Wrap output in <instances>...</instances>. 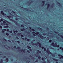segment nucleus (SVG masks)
I'll return each instance as SVG.
<instances>
[{
	"label": "nucleus",
	"mask_w": 63,
	"mask_h": 63,
	"mask_svg": "<svg viewBox=\"0 0 63 63\" xmlns=\"http://www.w3.org/2000/svg\"><path fill=\"white\" fill-rule=\"evenodd\" d=\"M25 33H28V34L29 35H30V33L29 32H28V31H26Z\"/></svg>",
	"instance_id": "ddd939ff"
},
{
	"label": "nucleus",
	"mask_w": 63,
	"mask_h": 63,
	"mask_svg": "<svg viewBox=\"0 0 63 63\" xmlns=\"http://www.w3.org/2000/svg\"><path fill=\"white\" fill-rule=\"evenodd\" d=\"M38 58L39 59H40L41 58V57L40 56H39L38 57Z\"/></svg>",
	"instance_id": "a878e982"
},
{
	"label": "nucleus",
	"mask_w": 63,
	"mask_h": 63,
	"mask_svg": "<svg viewBox=\"0 0 63 63\" xmlns=\"http://www.w3.org/2000/svg\"><path fill=\"white\" fill-rule=\"evenodd\" d=\"M52 42V40H50L49 41V43H51Z\"/></svg>",
	"instance_id": "7c9ffc66"
},
{
	"label": "nucleus",
	"mask_w": 63,
	"mask_h": 63,
	"mask_svg": "<svg viewBox=\"0 0 63 63\" xmlns=\"http://www.w3.org/2000/svg\"><path fill=\"white\" fill-rule=\"evenodd\" d=\"M57 47H59V45H57Z\"/></svg>",
	"instance_id": "a18cd8bd"
},
{
	"label": "nucleus",
	"mask_w": 63,
	"mask_h": 63,
	"mask_svg": "<svg viewBox=\"0 0 63 63\" xmlns=\"http://www.w3.org/2000/svg\"><path fill=\"white\" fill-rule=\"evenodd\" d=\"M37 52H39V53H41V51H39V50H38L37 51Z\"/></svg>",
	"instance_id": "b1692460"
},
{
	"label": "nucleus",
	"mask_w": 63,
	"mask_h": 63,
	"mask_svg": "<svg viewBox=\"0 0 63 63\" xmlns=\"http://www.w3.org/2000/svg\"><path fill=\"white\" fill-rule=\"evenodd\" d=\"M2 33H4L5 32V31H4L3 30H2Z\"/></svg>",
	"instance_id": "f704fd0d"
},
{
	"label": "nucleus",
	"mask_w": 63,
	"mask_h": 63,
	"mask_svg": "<svg viewBox=\"0 0 63 63\" xmlns=\"http://www.w3.org/2000/svg\"><path fill=\"white\" fill-rule=\"evenodd\" d=\"M16 48L17 49H20V47H17Z\"/></svg>",
	"instance_id": "aec40b11"
},
{
	"label": "nucleus",
	"mask_w": 63,
	"mask_h": 63,
	"mask_svg": "<svg viewBox=\"0 0 63 63\" xmlns=\"http://www.w3.org/2000/svg\"><path fill=\"white\" fill-rule=\"evenodd\" d=\"M27 38H25V40H27Z\"/></svg>",
	"instance_id": "680f3d73"
},
{
	"label": "nucleus",
	"mask_w": 63,
	"mask_h": 63,
	"mask_svg": "<svg viewBox=\"0 0 63 63\" xmlns=\"http://www.w3.org/2000/svg\"><path fill=\"white\" fill-rule=\"evenodd\" d=\"M20 30L21 31H23V30H23V29H21Z\"/></svg>",
	"instance_id": "bf43d9fd"
},
{
	"label": "nucleus",
	"mask_w": 63,
	"mask_h": 63,
	"mask_svg": "<svg viewBox=\"0 0 63 63\" xmlns=\"http://www.w3.org/2000/svg\"><path fill=\"white\" fill-rule=\"evenodd\" d=\"M40 38L41 39H44V37L42 35H40Z\"/></svg>",
	"instance_id": "6e6552de"
},
{
	"label": "nucleus",
	"mask_w": 63,
	"mask_h": 63,
	"mask_svg": "<svg viewBox=\"0 0 63 63\" xmlns=\"http://www.w3.org/2000/svg\"><path fill=\"white\" fill-rule=\"evenodd\" d=\"M1 21H0V22H1V21H3V19H1Z\"/></svg>",
	"instance_id": "e433bc0d"
},
{
	"label": "nucleus",
	"mask_w": 63,
	"mask_h": 63,
	"mask_svg": "<svg viewBox=\"0 0 63 63\" xmlns=\"http://www.w3.org/2000/svg\"><path fill=\"white\" fill-rule=\"evenodd\" d=\"M32 45H34L35 46H38V44L37 43H32Z\"/></svg>",
	"instance_id": "0eeeda50"
},
{
	"label": "nucleus",
	"mask_w": 63,
	"mask_h": 63,
	"mask_svg": "<svg viewBox=\"0 0 63 63\" xmlns=\"http://www.w3.org/2000/svg\"><path fill=\"white\" fill-rule=\"evenodd\" d=\"M17 43H19H19H20V42H19V41H17Z\"/></svg>",
	"instance_id": "052dcab7"
},
{
	"label": "nucleus",
	"mask_w": 63,
	"mask_h": 63,
	"mask_svg": "<svg viewBox=\"0 0 63 63\" xmlns=\"http://www.w3.org/2000/svg\"><path fill=\"white\" fill-rule=\"evenodd\" d=\"M25 52V49H24L23 50V52H24V53Z\"/></svg>",
	"instance_id": "8fccbe9b"
},
{
	"label": "nucleus",
	"mask_w": 63,
	"mask_h": 63,
	"mask_svg": "<svg viewBox=\"0 0 63 63\" xmlns=\"http://www.w3.org/2000/svg\"><path fill=\"white\" fill-rule=\"evenodd\" d=\"M33 35L34 36H36V34H33Z\"/></svg>",
	"instance_id": "338daca9"
},
{
	"label": "nucleus",
	"mask_w": 63,
	"mask_h": 63,
	"mask_svg": "<svg viewBox=\"0 0 63 63\" xmlns=\"http://www.w3.org/2000/svg\"><path fill=\"white\" fill-rule=\"evenodd\" d=\"M54 47H57V45H54Z\"/></svg>",
	"instance_id": "49530a36"
},
{
	"label": "nucleus",
	"mask_w": 63,
	"mask_h": 63,
	"mask_svg": "<svg viewBox=\"0 0 63 63\" xmlns=\"http://www.w3.org/2000/svg\"><path fill=\"white\" fill-rule=\"evenodd\" d=\"M54 33H56V34H57V33H58L57 32H56L55 31H54Z\"/></svg>",
	"instance_id": "603ef678"
},
{
	"label": "nucleus",
	"mask_w": 63,
	"mask_h": 63,
	"mask_svg": "<svg viewBox=\"0 0 63 63\" xmlns=\"http://www.w3.org/2000/svg\"><path fill=\"white\" fill-rule=\"evenodd\" d=\"M50 49H54V48H52L51 47H49Z\"/></svg>",
	"instance_id": "4be33fe9"
},
{
	"label": "nucleus",
	"mask_w": 63,
	"mask_h": 63,
	"mask_svg": "<svg viewBox=\"0 0 63 63\" xmlns=\"http://www.w3.org/2000/svg\"><path fill=\"white\" fill-rule=\"evenodd\" d=\"M46 52L49 55L50 54H52V53L50 52V51H49V50H47Z\"/></svg>",
	"instance_id": "7ed1b4c3"
},
{
	"label": "nucleus",
	"mask_w": 63,
	"mask_h": 63,
	"mask_svg": "<svg viewBox=\"0 0 63 63\" xmlns=\"http://www.w3.org/2000/svg\"><path fill=\"white\" fill-rule=\"evenodd\" d=\"M56 38L58 39H59V37H58V36H56Z\"/></svg>",
	"instance_id": "72a5a7b5"
},
{
	"label": "nucleus",
	"mask_w": 63,
	"mask_h": 63,
	"mask_svg": "<svg viewBox=\"0 0 63 63\" xmlns=\"http://www.w3.org/2000/svg\"><path fill=\"white\" fill-rule=\"evenodd\" d=\"M8 42H9L10 43H11V41H10V40H8Z\"/></svg>",
	"instance_id": "c03bdc74"
},
{
	"label": "nucleus",
	"mask_w": 63,
	"mask_h": 63,
	"mask_svg": "<svg viewBox=\"0 0 63 63\" xmlns=\"http://www.w3.org/2000/svg\"><path fill=\"white\" fill-rule=\"evenodd\" d=\"M38 60H37L35 61V62H38Z\"/></svg>",
	"instance_id": "a19ab883"
},
{
	"label": "nucleus",
	"mask_w": 63,
	"mask_h": 63,
	"mask_svg": "<svg viewBox=\"0 0 63 63\" xmlns=\"http://www.w3.org/2000/svg\"><path fill=\"white\" fill-rule=\"evenodd\" d=\"M43 36H46V34L45 33H44L43 34Z\"/></svg>",
	"instance_id": "37998d69"
},
{
	"label": "nucleus",
	"mask_w": 63,
	"mask_h": 63,
	"mask_svg": "<svg viewBox=\"0 0 63 63\" xmlns=\"http://www.w3.org/2000/svg\"><path fill=\"white\" fill-rule=\"evenodd\" d=\"M32 30H33V31H35V30L34 29H32Z\"/></svg>",
	"instance_id": "864d4df0"
},
{
	"label": "nucleus",
	"mask_w": 63,
	"mask_h": 63,
	"mask_svg": "<svg viewBox=\"0 0 63 63\" xmlns=\"http://www.w3.org/2000/svg\"><path fill=\"white\" fill-rule=\"evenodd\" d=\"M53 59L55 61H58V60L56 59Z\"/></svg>",
	"instance_id": "6ab92c4d"
},
{
	"label": "nucleus",
	"mask_w": 63,
	"mask_h": 63,
	"mask_svg": "<svg viewBox=\"0 0 63 63\" xmlns=\"http://www.w3.org/2000/svg\"><path fill=\"white\" fill-rule=\"evenodd\" d=\"M22 8H23L24 10L25 11H28V9H27V8H25L23 7H22Z\"/></svg>",
	"instance_id": "39448f33"
},
{
	"label": "nucleus",
	"mask_w": 63,
	"mask_h": 63,
	"mask_svg": "<svg viewBox=\"0 0 63 63\" xmlns=\"http://www.w3.org/2000/svg\"><path fill=\"white\" fill-rule=\"evenodd\" d=\"M29 50H30V51H32V49H29Z\"/></svg>",
	"instance_id": "3c124183"
},
{
	"label": "nucleus",
	"mask_w": 63,
	"mask_h": 63,
	"mask_svg": "<svg viewBox=\"0 0 63 63\" xmlns=\"http://www.w3.org/2000/svg\"><path fill=\"white\" fill-rule=\"evenodd\" d=\"M58 56H61L62 58H63V56H62V55H61L60 54H59L58 55Z\"/></svg>",
	"instance_id": "4468645a"
},
{
	"label": "nucleus",
	"mask_w": 63,
	"mask_h": 63,
	"mask_svg": "<svg viewBox=\"0 0 63 63\" xmlns=\"http://www.w3.org/2000/svg\"><path fill=\"white\" fill-rule=\"evenodd\" d=\"M16 48V46H14V48Z\"/></svg>",
	"instance_id": "5fc2aeb1"
},
{
	"label": "nucleus",
	"mask_w": 63,
	"mask_h": 63,
	"mask_svg": "<svg viewBox=\"0 0 63 63\" xmlns=\"http://www.w3.org/2000/svg\"><path fill=\"white\" fill-rule=\"evenodd\" d=\"M4 25H7L6 26H4V28H8V27H9V26H8V24H7V23H6L5 24H4Z\"/></svg>",
	"instance_id": "f03ea898"
},
{
	"label": "nucleus",
	"mask_w": 63,
	"mask_h": 63,
	"mask_svg": "<svg viewBox=\"0 0 63 63\" xmlns=\"http://www.w3.org/2000/svg\"><path fill=\"white\" fill-rule=\"evenodd\" d=\"M37 28L38 29H39L40 30H41V31L43 30V29H42V28H41L40 27H38Z\"/></svg>",
	"instance_id": "9d476101"
},
{
	"label": "nucleus",
	"mask_w": 63,
	"mask_h": 63,
	"mask_svg": "<svg viewBox=\"0 0 63 63\" xmlns=\"http://www.w3.org/2000/svg\"><path fill=\"white\" fill-rule=\"evenodd\" d=\"M50 49H54V48H52L51 47H49Z\"/></svg>",
	"instance_id": "412c9836"
},
{
	"label": "nucleus",
	"mask_w": 63,
	"mask_h": 63,
	"mask_svg": "<svg viewBox=\"0 0 63 63\" xmlns=\"http://www.w3.org/2000/svg\"><path fill=\"white\" fill-rule=\"evenodd\" d=\"M30 48V49L31 48V47H29L28 48V49H29Z\"/></svg>",
	"instance_id": "09e8293b"
},
{
	"label": "nucleus",
	"mask_w": 63,
	"mask_h": 63,
	"mask_svg": "<svg viewBox=\"0 0 63 63\" xmlns=\"http://www.w3.org/2000/svg\"><path fill=\"white\" fill-rule=\"evenodd\" d=\"M38 46H39V47H42V46H41V44L40 45H39Z\"/></svg>",
	"instance_id": "cd10ccee"
},
{
	"label": "nucleus",
	"mask_w": 63,
	"mask_h": 63,
	"mask_svg": "<svg viewBox=\"0 0 63 63\" xmlns=\"http://www.w3.org/2000/svg\"><path fill=\"white\" fill-rule=\"evenodd\" d=\"M57 3L58 4H59V6H61V4L60 3L58 2H57Z\"/></svg>",
	"instance_id": "1a4fd4ad"
},
{
	"label": "nucleus",
	"mask_w": 63,
	"mask_h": 63,
	"mask_svg": "<svg viewBox=\"0 0 63 63\" xmlns=\"http://www.w3.org/2000/svg\"><path fill=\"white\" fill-rule=\"evenodd\" d=\"M60 36L61 37V38H62V39H63V36L62 35H60Z\"/></svg>",
	"instance_id": "a211bd4d"
},
{
	"label": "nucleus",
	"mask_w": 63,
	"mask_h": 63,
	"mask_svg": "<svg viewBox=\"0 0 63 63\" xmlns=\"http://www.w3.org/2000/svg\"><path fill=\"white\" fill-rule=\"evenodd\" d=\"M6 62H8V61H9V59H8V58H6Z\"/></svg>",
	"instance_id": "f3484780"
},
{
	"label": "nucleus",
	"mask_w": 63,
	"mask_h": 63,
	"mask_svg": "<svg viewBox=\"0 0 63 63\" xmlns=\"http://www.w3.org/2000/svg\"><path fill=\"white\" fill-rule=\"evenodd\" d=\"M27 41H30V39H27Z\"/></svg>",
	"instance_id": "de8ad7c7"
},
{
	"label": "nucleus",
	"mask_w": 63,
	"mask_h": 63,
	"mask_svg": "<svg viewBox=\"0 0 63 63\" xmlns=\"http://www.w3.org/2000/svg\"><path fill=\"white\" fill-rule=\"evenodd\" d=\"M44 51H47V49H46V48H44Z\"/></svg>",
	"instance_id": "393cba45"
},
{
	"label": "nucleus",
	"mask_w": 63,
	"mask_h": 63,
	"mask_svg": "<svg viewBox=\"0 0 63 63\" xmlns=\"http://www.w3.org/2000/svg\"><path fill=\"white\" fill-rule=\"evenodd\" d=\"M3 23L4 25V24H5L6 23V22L5 21H3Z\"/></svg>",
	"instance_id": "bb28decb"
},
{
	"label": "nucleus",
	"mask_w": 63,
	"mask_h": 63,
	"mask_svg": "<svg viewBox=\"0 0 63 63\" xmlns=\"http://www.w3.org/2000/svg\"><path fill=\"white\" fill-rule=\"evenodd\" d=\"M42 2L43 3V4H45V1H42Z\"/></svg>",
	"instance_id": "4d7b16f0"
},
{
	"label": "nucleus",
	"mask_w": 63,
	"mask_h": 63,
	"mask_svg": "<svg viewBox=\"0 0 63 63\" xmlns=\"http://www.w3.org/2000/svg\"><path fill=\"white\" fill-rule=\"evenodd\" d=\"M7 17H8V18H9V19H11L10 18H11L12 16H7Z\"/></svg>",
	"instance_id": "f8f14e48"
},
{
	"label": "nucleus",
	"mask_w": 63,
	"mask_h": 63,
	"mask_svg": "<svg viewBox=\"0 0 63 63\" xmlns=\"http://www.w3.org/2000/svg\"><path fill=\"white\" fill-rule=\"evenodd\" d=\"M37 44H38L39 45H41V43L40 42H37Z\"/></svg>",
	"instance_id": "c756f323"
},
{
	"label": "nucleus",
	"mask_w": 63,
	"mask_h": 63,
	"mask_svg": "<svg viewBox=\"0 0 63 63\" xmlns=\"http://www.w3.org/2000/svg\"><path fill=\"white\" fill-rule=\"evenodd\" d=\"M47 39L48 40H49V38L48 37H47Z\"/></svg>",
	"instance_id": "4c0bfd02"
},
{
	"label": "nucleus",
	"mask_w": 63,
	"mask_h": 63,
	"mask_svg": "<svg viewBox=\"0 0 63 63\" xmlns=\"http://www.w3.org/2000/svg\"><path fill=\"white\" fill-rule=\"evenodd\" d=\"M54 4H53L51 5V7L53 8L54 7Z\"/></svg>",
	"instance_id": "5701e85b"
},
{
	"label": "nucleus",
	"mask_w": 63,
	"mask_h": 63,
	"mask_svg": "<svg viewBox=\"0 0 63 63\" xmlns=\"http://www.w3.org/2000/svg\"><path fill=\"white\" fill-rule=\"evenodd\" d=\"M60 49H62V47H60Z\"/></svg>",
	"instance_id": "69168bd1"
},
{
	"label": "nucleus",
	"mask_w": 63,
	"mask_h": 63,
	"mask_svg": "<svg viewBox=\"0 0 63 63\" xmlns=\"http://www.w3.org/2000/svg\"><path fill=\"white\" fill-rule=\"evenodd\" d=\"M1 13L3 15H4L5 16H5H7V15L5 14L3 12V11H1Z\"/></svg>",
	"instance_id": "20e7f679"
},
{
	"label": "nucleus",
	"mask_w": 63,
	"mask_h": 63,
	"mask_svg": "<svg viewBox=\"0 0 63 63\" xmlns=\"http://www.w3.org/2000/svg\"><path fill=\"white\" fill-rule=\"evenodd\" d=\"M3 39L5 41H7V40L6 39H5L3 38Z\"/></svg>",
	"instance_id": "13d9d810"
},
{
	"label": "nucleus",
	"mask_w": 63,
	"mask_h": 63,
	"mask_svg": "<svg viewBox=\"0 0 63 63\" xmlns=\"http://www.w3.org/2000/svg\"><path fill=\"white\" fill-rule=\"evenodd\" d=\"M6 34L7 36H9V34H8V33H6Z\"/></svg>",
	"instance_id": "2f4dec72"
},
{
	"label": "nucleus",
	"mask_w": 63,
	"mask_h": 63,
	"mask_svg": "<svg viewBox=\"0 0 63 63\" xmlns=\"http://www.w3.org/2000/svg\"><path fill=\"white\" fill-rule=\"evenodd\" d=\"M35 34L36 35H39V32H37V33H35Z\"/></svg>",
	"instance_id": "dca6fc26"
},
{
	"label": "nucleus",
	"mask_w": 63,
	"mask_h": 63,
	"mask_svg": "<svg viewBox=\"0 0 63 63\" xmlns=\"http://www.w3.org/2000/svg\"><path fill=\"white\" fill-rule=\"evenodd\" d=\"M16 33H17L18 32V31L17 30L16 31Z\"/></svg>",
	"instance_id": "774afa93"
},
{
	"label": "nucleus",
	"mask_w": 63,
	"mask_h": 63,
	"mask_svg": "<svg viewBox=\"0 0 63 63\" xmlns=\"http://www.w3.org/2000/svg\"><path fill=\"white\" fill-rule=\"evenodd\" d=\"M21 37H24V36L22 35H21Z\"/></svg>",
	"instance_id": "58836bf2"
},
{
	"label": "nucleus",
	"mask_w": 63,
	"mask_h": 63,
	"mask_svg": "<svg viewBox=\"0 0 63 63\" xmlns=\"http://www.w3.org/2000/svg\"><path fill=\"white\" fill-rule=\"evenodd\" d=\"M7 31L8 32H9V29H7Z\"/></svg>",
	"instance_id": "473e14b6"
},
{
	"label": "nucleus",
	"mask_w": 63,
	"mask_h": 63,
	"mask_svg": "<svg viewBox=\"0 0 63 63\" xmlns=\"http://www.w3.org/2000/svg\"><path fill=\"white\" fill-rule=\"evenodd\" d=\"M44 59V58H42V60H43Z\"/></svg>",
	"instance_id": "0e129e2a"
},
{
	"label": "nucleus",
	"mask_w": 63,
	"mask_h": 63,
	"mask_svg": "<svg viewBox=\"0 0 63 63\" xmlns=\"http://www.w3.org/2000/svg\"><path fill=\"white\" fill-rule=\"evenodd\" d=\"M3 61H4V60H3L2 59L0 60V62L1 63H3Z\"/></svg>",
	"instance_id": "423d86ee"
},
{
	"label": "nucleus",
	"mask_w": 63,
	"mask_h": 63,
	"mask_svg": "<svg viewBox=\"0 0 63 63\" xmlns=\"http://www.w3.org/2000/svg\"><path fill=\"white\" fill-rule=\"evenodd\" d=\"M6 22H7V23H9V24H11V23H10V22L7 21H6Z\"/></svg>",
	"instance_id": "2eb2a0df"
},
{
	"label": "nucleus",
	"mask_w": 63,
	"mask_h": 63,
	"mask_svg": "<svg viewBox=\"0 0 63 63\" xmlns=\"http://www.w3.org/2000/svg\"><path fill=\"white\" fill-rule=\"evenodd\" d=\"M50 4H48V6H47V7H50Z\"/></svg>",
	"instance_id": "c9c22d12"
},
{
	"label": "nucleus",
	"mask_w": 63,
	"mask_h": 63,
	"mask_svg": "<svg viewBox=\"0 0 63 63\" xmlns=\"http://www.w3.org/2000/svg\"><path fill=\"white\" fill-rule=\"evenodd\" d=\"M46 29H47V30H48L49 29V28L48 27H47L46 28Z\"/></svg>",
	"instance_id": "6e6d98bb"
},
{
	"label": "nucleus",
	"mask_w": 63,
	"mask_h": 63,
	"mask_svg": "<svg viewBox=\"0 0 63 63\" xmlns=\"http://www.w3.org/2000/svg\"><path fill=\"white\" fill-rule=\"evenodd\" d=\"M17 35L18 36H20V34H19V33H18L17 34Z\"/></svg>",
	"instance_id": "79ce46f5"
},
{
	"label": "nucleus",
	"mask_w": 63,
	"mask_h": 63,
	"mask_svg": "<svg viewBox=\"0 0 63 63\" xmlns=\"http://www.w3.org/2000/svg\"><path fill=\"white\" fill-rule=\"evenodd\" d=\"M9 32L10 33H12L13 32L11 30L9 31Z\"/></svg>",
	"instance_id": "c85d7f7f"
},
{
	"label": "nucleus",
	"mask_w": 63,
	"mask_h": 63,
	"mask_svg": "<svg viewBox=\"0 0 63 63\" xmlns=\"http://www.w3.org/2000/svg\"><path fill=\"white\" fill-rule=\"evenodd\" d=\"M51 45L52 46H53V47H54V45H55L54 43V42L52 43Z\"/></svg>",
	"instance_id": "9b49d317"
},
{
	"label": "nucleus",
	"mask_w": 63,
	"mask_h": 63,
	"mask_svg": "<svg viewBox=\"0 0 63 63\" xmlns=\"http://www.w3.org/2000/svg\"><path fill=\"white\" fill-rule=\"evenodd\" d=\"M9 20H11L12 22H14V23H15L16 24V25H18V24L17 23V22H16V21L14 20L13 19H9Z\"/></svg>",
	"instance_id": "f257e3e1"
},
{
	"label": "nucleus",
	"mask_w": 63,
	"mask_h": 63,
	"mask_svg": "<svg viewBox=\"0 0 63 63\" xmlns=\"http://www.w3.org/2000/svg\"><path fill=\"white\" fill-rule=\"evenodd\" d=\"M32 33V34H35L36 33H35V32H33Z\"/></svg>",
	"instance_id": "ea45409f"
},
{
	"label": "nucleus",
	"mask_w": 63,
	"mask_h": 63,
	"mask_svg": "<svg viewBox=\"0 0 63 63\" xmlns=\"http://www.w3.org/2000/svg\"><path fill=\"white\" fill-rule=\"evenodd\" d=\"M21 52H22V51H23V49H22L20 51Z\"/></svg>",
	"instance_id": "e2e57ef3"
}]
</instances>
